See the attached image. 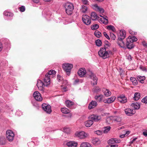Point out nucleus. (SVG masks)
Wrapping results in <instances>:
<instances>
[{
	"instance_id": "79ce46f5",
	"label": "nucleus",
	"mask_w": 147,
	"mask_h": 147,
	"mask_svg": "<svg viewBox=\"0 0 147 147\" xmlns=\"http://www.w3.org/2000/svg\"><path fill=\"white\" fill-rule=\"evenodd\" d=\"M95 43L96 45L98 47L101 46L102 44L101 40L99 39H98L96 40L95 41Z\"/></svg>"
},
{
	"instance_id": "a19ab883",
	"label": "nucleus",
	"mask_w": 147,
	"mask_h": 147,
	"mask_svg": "<svg viewBox=\"0 0 147 147\" xmlns=\"http://www.w3.org/2000/svg\"><path fill=\"white\" fill-rule=\"evenodd\" d=\"M43 85L45 86L44 82L43 83L42 81L40 80L38 82V83L37 84V86L38 87H39V86H43Z\"/></svg>"
},
{
	"instance_id": "f03ea898",
	"label": "nucleus",
	"mask_w": 147,
	"mask_h": 147,
	"mask_svg": "<svg viewBox=\"0 0 147 147\" xmlns=\"http://www.w3.org/2000/svg\"><path fill=\"white\" fill-rule=\"evenodd\" d=\"M64 7L65 9L66 13L68 15H71L74 9L73 4L69 2H67L64 5Z\"/></svg>"
},
{
	"instance_id": "864d4df0",
	"label": "nucleus",
	"mask_w": 147,
	"mask_h": 147,
	"mask_svg": "<svg viewBox=\"0 0 147 147\" xmlns=\"http://www.w3.org/2000/svg\"><path fill=\"white\" fill-rule=\"evenodd\" d=\"M57 78L59 82L63 80V77L59 75H57Z\"/></svg>"
},
{
	"instance_id": "0e129e2a",
	"label": "nucleus",
	"mask_w": 147,
	"mask_h": 147,
	"mask_svg": "<svg viewBox=\"0 0 147 147\" xmlns=\"http://www.w3.org/2000/svg\"><path fill=\"white\" fill-rule=\"evenodd\" d=\"M3 49V46L2 44L0 42V52H1L2 50Z\"/></svg>"
},
{
	"instance_id": "c9c22d12",
	"label": "nucleus",
	"mask_w": 147,
	"mask_h": 147,
	"mask_svg": "<svg viewBox=\"0 0 147 147\" xmlns=\"http://www.w3.org/2000/svg\"><path fill=\"white\" fill-rule=\"evenodd\" d=\"M99 27V25L97 24H94L91 25V28L92 30H96Z\"/></svg>"
},
{
	"instance_id": "4d7b16f0",
	"label": "nucleus",
	"mask_w": 147,
	"mask_h": 147,
	"mask_svg": "<svg viewBox=\"0 0 147 147\" xmlns=\"http://www.w3.org/2000/svg\"><path fill=\"white\" fill-rule=\"evenodd\" d=\"M83 3L84 5H88V0H82Z\"/></svg>"
},
{
	"instance_id": "412c9836",
	"label": "nucleus",
	"mask_w": 147,
	"mask_h": 147,
	"mask_svg": "<svg viewBox=\"0 0 147 147\" xmlns=\"http://www.w3.org/2000/svg\"><path fill=\"white\" fill-rule=\"evenodd\" d=\"M100 16L101 17H102L103 18V20L101 18L100 20L101 21V22L104 24H107L108 23V21L107 16H102L101 15H100Z\"/></svg>"
},
{
	"instance_id": "c03bdc74",
	"label": "nucleus",
	"mask_w": 147,
	"mask_h": 147,
	"mask_svg": "<svg viewBox=\"0 0 147 147\" xmlns=\"http://www.w3.org/2000/svg\"><path fill=\"white\" fill-rule=\"evenodd\" d=\"M110 128L111 127H105L103 132L105 133H107L109 131Z\"/></svg>"
},
{
	"instance_id": "aec40b11",
	"label": "nucleus",
	"mask_w": 147,
	"mask_h": 147,
	"mask_svg": "<svg viewBox=\"0 0 147 147\" xmlns=\"http://www.w3.org/2000/svg\"><path fill=\"white\" fill-rule=\"evenodd\" d=\"M65 104L66 106L68 108H71L72 106L74 104V103L72 101L69 100H67L65 101Z\"/></svg>"
},
{
	"instance_id": "a211bd4d",
	"label": "nucleus",
	"mask_w": 147,
	"mask_h": 147,
	"mask_svg": "<svg viewBox=\"0 0 147 147\" xmlns=\"http://www.w3.org/2000/svg\"><path fill=\"white\" fill-rule=\"evenodd\" d=\"M97 102L94 100H92L89 104L88 108L89 109H91L95 107L97 105Z\"/></svg>"
},
{
	"instance_id": "7ed1b4c3",
	"label": "nucleus",
	"mask_w": 147,
	"mask_h": 147,
	"mask_svg": "<svg viewBox=\"0 0 147 147\" xmlns=\"http://www.w3.org/2000/svg\"><path fill=\"white\" fill-rule=\"evenodd\" d=\"M73 67L72 64L65 63L63 64L62 67L63 70L66 72L67 75L70 74L71 69Z\"/></svg>"
},
{
	"instance_id": "bb28decb",
	"label": "nucleus",
	"mask_w": 147,
	"mask_h": 147,
	"mask_svg": "<svg viewBox=\"0 0 147 147\" xmlns=\"http://www.w3.org/2000/svg\"><path fill=\"white\" fill-rule=\"evenodd\" d=\"M131 106L132 107L134 108L135 109H139L140 107L139 104L137 102L132 103Z\"/></svg>"
},
{
	"instance_id": "3c124183",
	"label": "nucleus",
	"mask_w": 147,
	"mask_h": 147,
	"mask_svg": "<svg viewBox=\"0 0 147 147\" xmlns=\"http://www.w3.org/2000/svg\"><path fill=\"white\" fill-rule=\"evenodd\" d=\"M142 102L145 104L147 103V96H146L144 98L142 99Z\"/></svg>"
},
{
	"instance_id": "774afa93",
	"label": "nucleus",
	"mask_w": 147,
	"mask_h": 147,
	"mask_svg": "<svg viewBox=\"0 0 147 147\" xmlns=\"http://www.w3.org/2000/svg\"><path fill=\"white\" fill-rule=\"evenodd\" d=\"M118 145L117 144L111 145V147H117Z\"/></svg>"
},
{
	"instance_id": "39448f33",
	"label": "nucleus",
	"mask_w": 147,
	"mask_h": 147,
	"mask_svg": "<svg viewBox=\"0 0 147 147\" xmlns=\"http://www.w3.org/2000/svg\"><path fill=\"white\" fill-rule=\"evenodd\" d=\"M87 74L90 77V78L94 81V82L92 84V85L93 86L96 85L97 84L98 78L95 76V75L91 71H89L88 72Z\"/></svg>"
},
{
	"instance_id": "de8ad7c7",
	"label": "nucleus",
	"mask_w": 147,
	"mask_h": 147,
	"mask_svg": "<svg viewBox=\"0 0 147 147\" xmlns=\"http://www.w3.org/2000/svg\"><path fill=\"white\" fill-rule=\"evenodd\" d=\"M110 36L111 38L113 40H115L116 38V36L113 33H110Z\"/></svg>"
},
{
	"instance_id": "ddd939ff",
	"label": "nucleus",
	"mask_w": 147,
	"mask_h": 147,
	"mask_svg": "<svg viewBox=\"0 0 147 147\" xmlns=\"http://www.w3.org/2000/svg\"><path fill=\"white\" fill-rule=\"evenodd\" d=\"M117 99L121 103H125L127 101L126 98L124 95H123L118 97Z\"/></svg>"
},
{
	"instance_id": "1a4fd4ad",
	"label": "nucleus",
	"mask_w": 147,
	"mask_h": 147,
	"mask_svg": "<svg viewBox=\"0 0 147 147\" xmlns=\"http://www.w3.org/2000/svg\"><path fill=\"white\" fill-rule=\"evenodd\" d=\"M126 33L124 30H121L118 34V39L120 41H122L126 37Z\"/></svg>"
},
{
	"instance_id": "f3484780",
	"label": "nucleus",
	"mask_w": 147,
	"mask_h": 147,
	"mask_svg": "<svg viewBox=\"0 0 147 147\" xmlns=\"http://www.w3.org/2000/svg\"><path fill=\"white\" fill-rule=\"evenodd\" d=\"M86 71L84 68H80L78 71V73L80 77H83L86 74Z\"/></svg>"
},
{
	"instance_id": "a878e982",
	"label": "nucleus",
	"mask_w": 147,
	"mask_h": 147,
	"mask_svg": "<svg viewBox=\"0 0 147 147\" xmlns=\"http://www.w3.org/2000/svg\"><path fill=\"white\" fill-rule=\"evenodd\" d=\"M88 9L87 7L84 5L81 6V7L80 9V11L83 13H86Z\"/></svg>"
},
{
	"instance_id": "ea45409f",
	"label": "nucleus",
	"mask_w": 147,
	"mask_h": 147,
	"mask_svg": "<svg viewBox=\"0 0 147 147\" xmlns=\"http://www.w3.org/2000/svg\"><path fill=\"white\" fill-rule=\"evenodd\" d=\"M95 35L97 37L99 38L101 36V33L98 30H96L94 32Z\"/></svg>"
},
{
	"instance_id": "8fccbe9b",
	"label": "nucleus",
	"mask_w": 147,
	"mask_h": 147,
	"mask_svg": "<svg viewBox=\"0 0 147 147\" xmlns=\"http://www.w3.org/2000/svg\"><path fill=\"white\" fill-rule=\"evenodd\" d=\"M21 12H24L25 10V8L24 6H22L19 8Z\"/></svg>"
},
{
	"instance_id": "49530a36",
	"label": "nucleus",
	"mask_w": 147,
	"mask_h": 147,
	"mask_svg": "<svg viewBox=\"0 0 147 147\" xmlns=\"http://www.w3.org/2000/svg\"><path fill=\"white\" fill-rule=\"evenodd\" d=\"M103 133V131H101L100 130H97L95 132V133L96 134L98 135H102Z\"/></svg>"
},
{
	"instance_id": "0eeeda50",
	"label": "nucleus",
	"mask_w": 147,
	"mask_h": 147,
	"mask_svg": "<svg viewBox=\"0 0 147 147\" xmlns=\"http://www.w3.org/2000/svg\"><path fill=\"white\" fill-rule=\"evenodd\" d=\"M42 108L48 113L50 114L52 111L51 106L48 104L43 103L42 105Z\"/></svg>"
},
{
	"instance_id": "dca6fc26",
	"label": "nucleus",
	"mask_w": 147,
	"mask_h": 147,
	"mask_svg": "<svg viewBox=\"0 0 147 147\" xmlns=\"http://www.w3.org/2000/svg\"><path fill=\"white\" fill-rule=\"evenodd\" d=\"M125 112L127 115L129 116L132 115L135 113V112L133 111V110L130 109H125Z\"/></svg>"
},
{
	"instance_id": "4c0bfd02",
	"label": "nucleus",
	"mask_w": 147,
	"mask_h": 147,
	"mask_svg": "<svg viewBox=\"0 0 147 147\" xmlns=\"http://www.w3.org/2000/svg\"><path fill=\"white\" fill-rule=\"evenodd\" d=\"M116 97L115 96H112L108 98L110 103L113 102L115 100Z\"/></svg>"
},
{
	"instance_id": "473e14b6",
	"label": "nucleus",
	"mask_w": 147,
	"mask_h": 147,
	"mask_svg": "<svg viewBox=\"0 0 147 147\" xmlns=\"http://www.w3.org/2000/svg\"><path fill=\"white\" fill-rule=\"evenodd\" d=\"M140 94L138 92L134 94V98L136 100H138L140 98Z\"/></svg>"
},
{
	"instance_id": "69168bd1",
	"label": "nucleus",
	"mask_w": 147,
	"mask_h": 147,
	"mask_svg": "<svg viewBox=\"0 0 147 147\" xmlns=\"http://www.w3.org/2000/svg\"><path fill=\"white\" fill-rule=\"evenodd\" d=\"M103 102L105 103H110L108 99L104 100Z\"/></svg>"
},
{
	"instance_id": "f8f14e48",
	"label": "nucleus",
	"mask_w": 147,
	"mask_h": 147,
	"mask_svg": "<svg viewBox=\"0 0 147 147\" xmlns=\"http://www.w3.org/2000/svg\"><path fill=\"white\" fill-rule=\"evenodd\" d=\"M129 38H127L126 39V46L127 48L129 49H132L134 46L133 44V42Z\"/></svg>"
},
{
	"instance_id": "f704fd0d",
	"label": "nucleus",
	"mask_w": 147,
	"mask_h": 147,
	"mask_svg": "<svg viewBox=\"0 0 147 147\" xmlns=\"http://www.w3.org/2000/svg\"><path fill=\"white\" fill-rule=\"evenodd\" d=\"M56 71L53 70H50L48 73H47L46 74H47L48 76H50L51 75H54L56 74Z\"/></svg>"
},
{
	"instance_id": "9b49d317",
	"label": "nucleus",
	"mask_w": 147,
	"mask_h": 147,
	"mask_svg": "<svg viewBox=\"0 0 147 147\" xmlns=\"http://www.w3.org/2000/svg\"><path fill=\"white\" fill-rule=\"evenodd\" d=\"M92 7L95 10L97 11L100 13H102L104 11V9L102 8L99 7L96 4L92 5Z\"/></svg>"
},
{
	"instance_id": "6ab92c4d",
	"label": "nucleus",
	"mask_w": 147,
	"mask_h": 147,
	"mask_svg": "<svg viewBox=\"0 0 147 147\" xmlns=\"http://www.w3.org/2000/svg\"><path fill=\"white\" fill-rule=\"evenodd\" d=\"M77 142L74 141H70L66 143V145L69 147H76L77 145Z\"/></svg>"
},
{
	"instance_id": "5fc2aeb1",
	"label": "nucleus",
	"mask_w": 147,
	"mask_h": 147,
	"mask_svg": "<svg viewBox=\"0 0 147 147\" xmlns=\"http://www.w3.org/2000/svg\"><path fill=\"white\" fill-rule=\"evenodd\" d=\"M107 123L108 124H109L110 123L112 122V120H111V118L110 117H108L107 119Z\"/></svg>"
},
{
	"instance_id": "2eb2a0df",
	"label": "nucleus",
	"mask_w": 147,
	"mask_h": 147,
	"mask_svg": "<svg viewBox=\"0 0 147 147\" xmlns=\"http://www.w3.org/2000/svg\"><path fill=\"white\" fill-rule=\"evenodd\" d=\"M121 142L120 140L116 138H112L110 139L107 142L109 144H111L114 143H118Z\"/></svg>"
},
{
	"instance_id": "09e8293b",
	"label": "nucleus",
	"mask_w": 147,
	"mask_h": 147,
	"mask_svg": "<svg viewBox=\"0 0 147 147\" xmlns=\"http://www.w3.org/2000/svg\"><path fill=\"white\" fill-rule=\"evenodd\" d=\"M5 136L7 139L9 141V130H7L6 131Z\"/></svg>"
},
{
	"instance_id": "393cba45",
	"label": "nucleus",
	"mask_w": 147,
	"mask_h": 147,
	"mask_svg": "<svg viewBox=\"0 0 147 147\" xmlns=\"http://www.w3.org/2000/svg\"><path fill=\"white\" fill-rule=\"evenodd\" d=\"M91 18L93 20H96V19H98V18H99V17L95 12H92L91 13Z\"/></svg>"
},
{
	"instance_id": "c756f323",
	"label": "nucleus",
	"mask_w": 147,
	"mask_h": 147,
	"mask_svg": "<svg viewBox=\"0 0 147 147\" xmlns=\"http://www.w3.org/2000/svg\"><path fill=\"white\" fill-rule=\"evenodd\" d=\"M61 112L65 114H68L70 112V110L66 108L63 107L61 109Z\"/></svg>"
},
{
	"instance_id": "f257e3e1",
	"label": "nucleus",
	"mask_w": 147,
	"mask_h": 147,
	"mask_svg": "<svg viewBox=\"0 0 147 147\" xmlns=\"http://www.w3.org/2000/svg\"><path fill=\"white\" fill-rule=\"evenodd\" d=\"M99 55L103 59H105L109 57V54H111L112 52L110 51L107 50L105 47H101L98 51Z\"/></svg>"
},
{
	"instance_id": "338daca9",
	"label": "nucleus",
	"mask_w": 147,
	"mask_h": 147,
	"mask_svg": "<svg viewBox=\"0 0 147 147\" xmlns=\"http://www.w3.org/2000/svg\"><path fill=\"white\" fill-rule=\"evenodd\" d=\"M140 68L143 71H145L146 70V68L144 66H141Z\"/></svg>"
},
{
	"instance_id": "e2e57ef3",
	"label": "nucleus",
	"mask_w": 147,
	"mask_h": 147,
	"mask_svg": "<svg viewBox=\"0 0 147 147\" xmlns=\"http://www.w3.org/2000/svg\"><path fill=\"white\" fill-rule=\"evenodd\" d=\"M105 43L106 45L109 47L110 46V44L108 41L105 40Z\"/></svg>"
},
{
	"instance_id": "9d476101",
	"label": "nucleus",
	"mask_w": 147,
	"mask_h": 147,
	"mask_svg": "<svg viewBox=\"0 0 147 147\" xmlns=\"http://www.w3.org/2000/svg\"><path fill=\"white\" fill-rule=\"evenodd\" d=\"M33 96L36 100L41 101L42 100V98L41 94L37 91H36L34 93Z\"/></svg>"
},
{
	"instance_id": "680f3d73",
	"label": "nucleus",
	"mask_w": 147,
	"mask_h": 147,
	"mask_svg": "<svg viewBox=\"0 0 147 147\" xmlns=\"http://www.w3.org/2000/svg\"><path fill=\"white\" fill-rule=\"evenodd\" d=\"M9 13L8 12L5 11L4 12V15L5 16H7L9 14Z\"/></svg>"
},
{
	"instance_id": "cd10ccee",
	"label": "nucleus",
	"mask_w": 147,
	"mask_h": 147,
	"mask_svg": "<svg viewBox=\"0 0 147 147\" xmlns=\"http://www.w3.org/2000/svg\"><path fill=\"white\" fill-rule=\"evenodd\" d=\"M137 78L138 80L142 83H143L144 82V80L145 79V77L144 76H137Z\"/></svg>"
},
{
	"instance_id": "4be33fe9",
	"label": "nucleus",
	"mask_w": 147,
	"mask_h": 147,
	"mask_svg": "<svg viewBox=\"0 0 147 147\" xmlns=\"http://www.w3.org/2000/svg\"><path fill=\"white\" fill-rule=\"evenodd\" d=\"M102 91L104 95L107 97L110 96L111 94V92L105 88H103L102 89Z\"/></svg>"
},
{
	"instance_id": "c85d7f7f",
	"label": "nucleus",
	"mask_w": 147,
	"mask_h": 147,
	"mask_svg": "<svg viewBox=\"0 0 147 147\" xmlns=\"http://www.w3.org/2000/svg\"><path fill=\"white\" fill-rule=\"evenodd\" d=\"M80 147H92L91 144L87 142H83L81 143Z\"/></svg>"
},
{
	"instance_id": "72a5a7b5",
	"label": "nucleus",
	"mask_w": 147,
	"mask_h": 147,
	"mask_svg": "<svg viewBox=\"0 0 147 147\" xmlns=\"http://www.w3.org/2000/svg\"><path fill=\"white\" fill-rule=\"evenodd\" d=\"M100 142V140L98 138H95L92 140V143L94 144H98Z\"/></svg>"
},
{
	"instance_id": "6e6552de",
	"label": "nucleus",
	"mask_w": 147,
	"mask_h": 147,
	"mask_svg": "<svg viewBox=\"0 0 147 147\" xmlns=\"http://www.w3.org/2000/svg\"><path fill=\"white\" fill-rule=\"evenodd\" d=\"M89 119H91L92 120L95 122H98L101 119V117L100 116L97 115L93 114L89 117Z\"/></svg>"
},
{
	"instance_id": "2f4dec72",
	"label": "nucleus",
	"mask_w": 147,
	"mask_h": 147,
	"mask_svg": "<svg viewBox=\"0 0 147 147\" xmlns=\"http://www.w3.org/2000/svg\"><path fill=\"white\" fill-rule=\"evenodd\" d=\"M14 136L13 132L11 130H10V142L13 141Z\"/></svg>"
},
{
	"instance_id": "bf43d9fd",
	"label": "nucleus",
	"mask_w": 147,
	"mask_h": 147,
	"mask_svg": "<svg viewBox=\"0 0 147 147\" xmlns=\"http://www.w3.org/2000/svg\"><path fill=\"white\" fill-rule=\"evenodd\" d=\"M142 45L145 47H147V43L144 41L142 42Z\"/></svg>"
},
{
	"instance_id": "e433bc0d",
	"label": "nucleus",
	"mask_w": 147,
	"mask_h": 147,
	"mask_svg": "<svg viewBox=\"0 0 147 147\" xmlns=\"http://www.w3.org/2000/svg\"><path fill=\"white\" fill-rule=\"evenodd\" d=\"M107 29L109 30H112L113 32H115L116 31L115 28L113 26L109 25L107 26Z\"/></svg>"
},
{
	"instance_id": "a18cd8bd",
	"label": "nucleus",
	"mask_w": 147,
	"mask_h": 147,
	"mask_svg": "<svg viewBox=\"0 0 147 147\" xmlns=\"http://www.w3.org/2000/svg\"><path fill=\"white\" fill-rule=\"evenodd\" d=\"M129 39L131 40V41L132 42H135L137 41V39L135 37V36H132V37H129Z\"/></svg>"
},
{
	"instance_id": "58836bf2",
	"label": "nucleus",
	"mask_w": 147,
	"mask_h": 147,
	"mask_svg": "<svg viewBox=\"0 0 147 147\" xmlns=\"http://www.w3.org/2000/svg\"><path fill=\"white\" fill-rule=\"evenodd\" d=\"M93 90L95 92L98 93L100 91L101 89L98 87H96L93 89Z\"/></svg>"
},
{
	"instance_id": "7c9ffc66",
	"label": "nucleus",
	"mask_w": 147,
	"mask_h": 147,
	"mask_svg": "<svg viewBox=\"0 0 147 147\" xmlns=\"http://www.w3.org/2000/svg\"><path fill=\"white\" fill-rule=\"evenodd\" d=\"M131 81L132 82V84L134 85H136L137 84L138 82L136 79L134 77H131L130 78Z\"/></svg>"
},
{
	"instance_id": "603ef678",
	"label": "nucleus",
	"mask_w": 147,
	"mask_h": 147,
	"mask_svg": "<svg viewBox=\"0 0 147 147\" xmlns=\"http://www.w3.org/2000/svg\"><path fill=\"white\" fill-rule=\"evenodd\" d=\"M64 131L65 132L68 134L70 131V129L68 128H65L64 129Z\"/></svg>"
},
{
	"instance_id": "423d86ee",
	"label": "nucleus",
	"mask_w": 147,
	"mask_h": 147,
	"mask_svg": "<svg viewBox=\"0 0 147 147\" xmlns=\"http://www.w3.org/2000/svg\"><path fill=\"white\" fill-rule=\"evenodd\" d=\"M82 20L83 22L87 26L91 23L90 17L87 15H84L82 16Z\"/></svg>"
},
{
	"instance_id": "052dcab7",
	"label": "nucleus",
	"mask_w": 147,
	"mask_h": 147,
	"mask_svg": "<svg viewBox=\"0 0 147 147\" xmlns=\"http://www.w3.org/2000/svg\"><path fill=\"white\" fill-rule=\"evenodd\" d=\"M39 89L40 90L42 91H44V89L43 87V86H39V87H38Z\"/></svg>"
},
{
	"instance_id": "37998d69",
	"label": "nucleus",
	"mask_w": 147,
	"mask_h": 147,
	"mask_svg": "<svg viewBox=\"0 0 147 147\" xmlns=\"http://www.w3.org/2000/svg\"><path fill=\"white\" fill-rule=\"evenodd\" d=\"M121 41V43H120L119 42H117V44L119 45L121 47L123 48H125V46L124 45V42L122 41Z\"/></svg>"
},
{
	"instance_id": "b1692460",
	"label": "nucleus",
	"mask_w": 147,
	"mask_h": 147,
	"mask_svg": "<svg viewBox=\"0 0 147 147\" xmlns=\"http://www.w3.org/2000/svg\"><path fill=\"white\" fill-rule=\"evenodd\" d=\"M103 95L102 94H100L96 95L94 96V98L97 102H100L103 98Z\"/></svg>"
},
{
	"instance_id": "6e6d98bb",
	"label": "nucleus",
	"mask_w": 147,
	"mask_h": 147,
	"mask_svg": "<svg viewBox=\"0 0 147 147\" xmlns=\"http://www.w3.org/2000/svg\"><path fill=\"white\" fill-rule=\"evenodd\" d=\"M121 118L120 117H117L115 119V121L118 122L120 123L121 121Z\"/></svg>"
},
{
	"instance_id": "5701e85b",
	"label": "nucleus",
	"mask_w": 147,
	"mask_h": 147,
	"mask_svg": "<svg viewBox=\"0 0 147 147\" xmlns=\"http://www.w3.org/2000/svg\"><path fill=\"white\" fill-rule=\"evenodd\" d=\"M93 121L91 119H89L88 120L85 122V126L87 127H90L93 124Z\"/></svg>"
},
{
	"instance_id": "13d9d810",
	"label": "nucleus",
	"mask_w": 147,
	"mask_h": 147,
	"mask_svg": "<svg viewBox=\"0 0 147 147\" xmlns=\"http://www.w3.org/2000/svg\"><path fill=\"white\" fill-rule=\"evenodd\" d=\"M103 34L105 37H106L107 39H108L109 40L110 39L109 36H108V35L107 34L106 32H104Z\"/></svg>"
},
{
	"instance_id": "4468645a",
	"label": "nucleus",
	"mask_w": 147,
	"mask_h": 147,
	"mask_svg": "<svg viewBox=\"0 0 147 147\" xmlns=\"http://www.w3.org/2000/svg\"><path fill=\"white\" fill-rule=\"evenodd\" d=\"M44 82L45 86H47L50 84V77L48 76L47 74L45 75V77L44 80Z\"/></svg>"
},
{
	"instance_id": "20e7f679",
	"label": "nucleus",
	"mask_w": 147,
	"mask_h": 147,
	"mask_svg": "<svg viewBox=\"0 0 147 147\" xmlns=\"http://www.w3.org/2000/svg\"><path fill=\"white\" fill-rule=\"evenodd\" d=\"M75 136L80 139H84L89 136V134L84 131L77 132Z\"/></svg>"
}]
</instances>
